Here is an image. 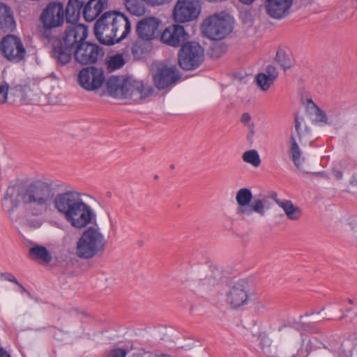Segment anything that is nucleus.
<instances>
[{"label": "nucleus", "instance_id": "56", "mask_svg": "<svg viewBox=\"0 0 357 357\" xmlns=\"http://www.w3.org/2000/svg\"><path fill=\"white\" fill-rule=\"evenodd\" d=\"M351 229L355 233H357V221H354L350 223Z\"/></svg>", "mask_w": 357, "mask_h": 357}, {"label": "nucleus", "instance_id": "19", "mask_svg": "<svg viewBox=\"0 0 357 357\" xmlns=\"http://www.w3.org/2000/svg\"><path fill=\"white\" fill-rule=\"evenodd\" d=\"M294 0H266L267 14L273 19L280 20L289 14Z\"/></svg>", "mask_w": 357, "mask_h": 357}, {"label": "nucleus", "instance_id": "43", "mask_svg": "<svg viewBox=\"0 0 357 357\" xmlns=\"http://www.w3.org/2000/svg\"><path fill=\"white\" fill-rule=\"evenodd\" d=\"M96 0H89L86 3L84 1V6L82 7V14L84 20H89V13L93 11V4Z\"/></svg>", "mask_w": 357, "mask_h": 357}, {"label": "nucleus", "instance_id": "13", "mask_svg": "<svg viewBox=\"0 0 357 357\" xmlns=\"http://www.w3.org/2000/svg\"><path fill=\"white\" fill-rule=\"evenodd\" d=\"M105 82L102 68L94 66L82 68L77 75V82L86 91H95L100 89Z\"/></svg>", "mask_w": 357, "mask_h": 357}, {"label": "nucleus", "instance_id": "27", "mask_svg": "<svg viewBox=\"0 0 357 357\" xmlns=\"http://www.w3.org/2000/svg\"><path fill=\"white\" fill-rule=\"evenodd\" d=\"M213 43L209 47L208 54L210 58L217 59L222 57L227 51L228 45L223 41L222 39H211Z\"/></svg>", "mask_w": 357, "mask_h": 357}, {"label": "nucleus", "instance_id": "14", "mask_svg": "<svg viewBox=\"0 0 357 357\" xmlns=\"http://www.w3.org/2000/svg\"><path fill=\"white\" fill-rule=\"evenodd\" d=\"M84 6V0H68L64 8L66 22L65 29H74V34L84 31V28L89 29L88 26L79 23L81 10Z\"/></svg>", "mask_w": 357, "mask_h": 357}, {"label": "nucleus", "instance_id": "3", "mask_svg": "<svg viewBox=\"0 0 357 357\" xmlns=\"http://www.w3.org/2000/svg\"><path fill=\"white\" fill-rule=\"evenodd\" d=\"M66 22L64 4L60 1L49 2L39 16L38 33L40 40L52 42L58 36V29Z\"/></svg>", "mask_w": 357, "mask_h": 357}, {"label": "nucleus", "instance_id": "60", "mask_svg": "<svg viewBox=\"0 0 357 357\" xmlns=\"http://www.w3.org/2000/svg\"><path fill=\"white\" fill-rule=\"evenodd\" d=\"M155 357H171L169 355H167V354H158V355H155Z\"/></svg>", "mask_w": 357, "mask_h": 357}, {"label": "nucleus", "instance_id": "33", "mask_svg": "<svg viewBox=\"0 0 357 357\" xmlns=\"http://www.w3.org/2000/svg\"><path fill=\"white\" fill-rule=\"evenodd\" d=\"M257 86L263 91H266L273 83V80L271 79L264 73H258L255 79Z\"/></svg>", "mask_w": 357, "mask_h": 357}, {"label": "nucleus", "instance_id": "37", "mask_svg": "<svg viewBox=\"0 0 357 357\" xmlns=\"http://www.w3.org/2000/svg\"><path fill=\"white\" fill-rule=\"evenodd\" d=\"M2 207L9 215L17 211H19V213L24 211V204H22V202H6L2 205Z\"/></svg>", "mask_w": 357, "mask_h": 357}, {"label": "nucleus", "instance_id": "10", "mask_svg": "<svg viewBox=\"0 0 357 357\" xmlns=\"http://www.w3.org/2000/svg\"><path fill=\"white\" fill-rule=\"evenodd\" d=\"M271 339L266 335H260V347L264 354L268 357H297L302 349L298 341H287L280 346L273 345Z\"/></svg>", "mask_w": 357, "mask_h": 357}, {"label": "nucleus", "instance_id": "30", "mask_svg": "<svg viewBox=\"0 0 357 357\" xmlns=\"http://www.w3.org/2000/svg\"><path fill=\"white\" fill-rule=\"evenodd\" d=\"M125 63L126 61L123 57V55L121 54H117L110 56V58L107 60V69L109 72H112L114 70L121 68L125 65Z\"/></svg>", "mask_w": 357, "mask_h": 357}, {"label": "nucleus", "instance_id": "26", "mask_svg": "<svg viewBox=\"0 0 357 357\" xmlns=\"http://www.w3.org/2000/svg\"><path fill=\"white\" fill-rule=\"evenodd\" d=\"M275 61L284 70L290 68L294 61L291 52L281 47H279L277 50Z\"/></svg>", "mask_w": 357, "mask_h": 357}, {"label": "nucleus", "instance_id": "28", "mask_svg": "<svg viewBox=\"0 0 357 357\" xmlns=\"http://www.w3.org/2000/svg\"><path fill=\"white\" fill-rule=\"evenodd\" d=\"M238 213L243 215H250L253 211L264 215L263 202H238Z\"/></svg>", "mask_w": 357, "mask_h": 357}, {"label": "nucleus", "instance_id": "12", "mask_svg": "<svg viewBox=\"0 0 357 357\" xmlns=\"http://www.w3.org/2000/svg\"><path fill=\"white\" fill-rule=\"evenodd\" d=\"M201 13V0H177L172 11L176 23H185L197 20Z\"/></svg>", "mask_w": 357, "mask_h": 357}, {"label": "nucleus", "instance_id": "24", "mask_svg": "<svg viewBox=\"0 0 357 357\" xmlns=\"http://www.w3.org/2000/svg\"><path fill=\"white\" fill-rule=\"evenodd\" d=\"M29 257L42 264H47L52 260V255L47 249L39 245H35L30 248L29 250Z\"/></svg>", "mask_w": 357, "mask_h": 357}, {"label": "nucleus", "instance_id": "34", "mask_svg": "<svg viewBox=\"0 0 357 357\" xmlns=\"http://www.w3.org/2000/svg\"><path fill=\"white\" fill-rule=\"evenodd\" d=\"M242 158L244 162H248L257 167L260 165L261 159L256 150H249L243 153Z\"/></svg>", "mask_w": 357, "mask_h": 357}, {"label": "nucleus", "instance_id": "45", "mask_svg": "<svg viewBox=\"0 0 357 357\" xmlns=\"http://www.w3.org/2000/svg\"><path fill=\"white\" fill-rule=\"evenodd\" d=\"M266 76H268L271 79L275 81V79L278 76V72L275 66L272 65H268L266 68Z\"/></svg>", "mask_w": 357, "mask_h": 357}, {"label": "nucleus", "instance_id": "63", "mask_svg": "<svg viewBox=\"0 0 357 357\" xmlns=\"http://www.w3.org/2000/svg\"><path fill=\"white\" fill-rule=\"evenodd\" d=\"M119 24V26H121L122 25H124V26H125V22H123V23H121V22H119V24Z\"/></svg>", "mask_w": 357, "mask_h": 357}, {"label": "nucleus", "instance_id": "58", "mask_svg": "<svg viewBox=\"0 0 357 357\" xmlns=\"http://www.w3.org/2000/svg\"><path fill=\"white\" fill-rule=\"evenodd\" d=\"M314 175L318 176H324L325 173L324 172H314L313 173Z\"/></svg>", "mask_w": 357, "mask_h": 357}, {"label": "nucleus", "instance_id": "5", "mask_svg": "<svg viewBox=\"0 0 357 357\" xmlns=\"http://www.w3.org/2000/svg\"><path fill=\"white\" fill-rule=\"evenodd\" d=\"M54 206L76 228L84 227L96 218L92 209L84 202H54Z\"/></svg>", "mask_w": 357, "mask_h": 357}, {"label": "nucleus", "instance_id": "21", "mask_svg": "<svg viewBox=\"0 0 357 357\" xmlns=\"http://www.w3.org/2000/svg\"><path fill=\"white\" fill-rule=\"evenodd\" d=\"M16 27L13 12L11 8L0 2V29L3 33L13 32Z\"/></svg>", "mask_w": 357, "mask_h": 357}, {"label": "nucleus", "instance_id": "7", "mask_svg": "<svg viewBox=\"0 0 357 357\" xmlns=\"http://www.w3.org/2000/svg\"><path fill=\"white\" fill-rule=\"evenodd\" d=\"M105 243L104 236L99 229L90 227L82 233L77 242L76 255L79 258L91 259L103 251Z\"/></svg>", "mask_w": 357, "mask_h": 357}, {"label": "nucleus", "instance_id": "64", "mask_svg": "<svg viewBox=\"0 0 357 357\" xmlns=\"http://www.w3.org/2000/svg\"><path fill=\"white\" fill-rule=\"evenodd\" d=\"M348 301L350 304H352L353 303V301L350 298L348 299Z\"/></svg>", "mask_w": 357, "mask_h": 357}, {"label": "nucleus", "instance_id": "55", "mask_svg": "<svg viewBox=\"0 0 357 357\" xmlns=\"http://www.w3.org/2000/svg\"><path fill=\"white\" fill-rule=\"evenodd\" d=\"M0 357H11L8 351L3 347L0 348Z\"/></svg>", "mask_w": 357, "mask_h": 357}, {"label": "nucleus", "instance_id": "2", "mask_svg": "<svg viewBox=\"0 0 357 357\" xmlns=\"http://www.w3.org/2000/svg\"><path fill=\"white\" fill-rule=\"evenodd\" d=\"M131 29L130 20L124 13L109 10L104 13L96 21L93 33L100 44L110 46L126 39Z\"/></svg>", "mask_w": 357, "mask_h": 357}, {"label": "nucleus", "instance_id": "36", "mask_svg": "<svg viewBox=\"0 0 357 357\" xmlns=\"http://www.w3.org/2000/svg\"><path fill=\"white\" fill-rule=\"evenodd\" d=\"M268 199H272L273 201H280L278 199V193L274 190L261 191L254 201H268ZM282 201L287 200L282 199Z\"/></svg>", "mask_w": 357, "mask_h": 357}, {"label": "nucleus", "instance_id": "46", "mask_svg": "<svg viewBox=\"0 0 357 357\" xmlns=\"http://www.w3.org/2000/svg\"><path fill=\"white\" fill-rule=\"evenodd\" d=\"M279 331L284 336L294 337V335L296 334L294 329L291 327H282L280 328Z\"/></svg>", "mask_w": 357, "mask_h": 357}, {"label": "nucleus", "instance_id": "39", "mask_svg": "<svg viewBox=\"0 0 357 357\" xmlns=\"http://www.w3.org/2000/svg\"><path fill=\"white\" fill-rule=\"evenodd\" d=\"M309 102L312 103L314 108V112L316 115L315 121L319 123H327L328 119L325 112L321 109L317 104H315L312 100H310Z\"/></svg>", "mask_w": 357, "mask_h": 357}, {"label": "nucleus", "instance_id": "38", "mask_svg": "<svg viewBox=\"0 0 357 357\" xmlns=\"http://www.w3.org/2000/svg\"><path fill=\"white\" fill-rule=\"evenodd\" d=\"M26 85H22L20 84H14L12 83V85L9 86L10 94L13 96H17L19 98H23L26 93Z\"/></svg>", "mask_w": 357, "mask_h": 357}, {"label": "nucleus", "instance_id": "6", "mask_svg": "<svg viewBox=\"0 0 357 357\" xmlns=\"http://www.w3.org/2000/svg\"><path fill=\"white\" fill-rule=\"evenodd\" d=\"M74 29H64L63 32H59L58 36L52 39V49L51 56L55 59L57 66H64L67 65L73 57L76 45V37L78 34H74Z\"/></svg>", "mask_w": 357, "mask_h": 357}, {"label": "nucleus", "instance_id": "48", "mask_svg": "<svg viewBox=\"0 0 357 357\" xmlns=\"http://www.w3.org/2000/svg\"><path fill=\"white\" fill-rule=\"evenodd\" d=\"M332 175L337 180H340L342 178L343 176V172L341 169H337V168H335V167H333L332 169Z\"/></svg>", "mask_w": 357, "mask_h": 357}, {"label": "nucleus", "instance_id": "25", "mask_svg": "<svg viewBox=\"0 0 357 357\" xmlns=\"http://www.w3.org/2000/svg\"><path fill=\"white\" fill-rule=\"evenodd\" d=\"M146 0H124L123 3L128 13L132 15L142 16L145 14Z\"/></svg>", "mask_w": 357, "mask_h": 357}, {"label": "nucleus", "instance_id": "20", "mask_svg": "<svg viewBox=\"0 0 357 357\" xmlns=\"http://www.w3.org/2000/svg\"><path fill=\"white\" fill-rule=\"evenodd\" d=\"M128 79L119 76H112L106 83L109 95L113 98H128Z\"/></svg>", "mask_w": 357, "mask_h": 357}, {"label": "nucleus", "instance_id": "32", "mask_svg": "<svg viewBox=\"0 0 357 357\" xmlns=\"http://www.w3.org/2000/svg\"><path fill=\"white\" fill-rule=\"evenodd\" d=\"M45 202H22L27 214L38 215L45 210Z\"/></svg>", "mask_w": 357, "mask_h": 357}, {"label": "nucleus", "instance_id": "18", "mask_svg": "<svg viewBox=\"0 0 357 357\" xmlns=\"http://www.w3.org/2000/svg\"><path fill=\"white\" fill-rule=\"evenodd\" d=\"M226 301L234 309L246 305L249 301V296L245 284L239 282L232 285L227 293Z\"/></svg>", "mask_w": 357, "mask_h": 357}, {"label": "nucleus", "instance_id": "50", "mask_svg": "<svg viewBox=\"0 0 357 357\" xmlns=\"http://www.w3.org/2000/svg\"><path fill=\"white\" fill-rule=\"evenodd\" d=\"M251 121V116L248 112H244L241 117V121L243 124H248Z\"/></svg>", "mask_w": 357, "mask_h": 357}, {"label": "nucleus", "instance_id": "9", "mask_svg": "<svg viewBox=\"0 0 357 357\" xmlns=\"http://www.w3.org/2000/svg\"><path fill=\"white\" fill-rule=\"evenodd\" d=\"M203 35L208 39H224L233 29L229 15L225 12L207 17L201 26Z\"/></svg>", "mask_w": 357, "mask_h": 357}, {"label": "nucleus", "instance_id": "40", "mask_svg": "<svg viewBox=\"0 0 357 357\" xmlns=\"http://www.w3.org/2000/svg\"><path fill=\"white\" fill-rule=\"evenodd\" d=\"M252 194L250 189L243 188L240 189L236 196V201H252Z\"/></svg>", "mask_w": 357, "mask_h": 357}, {"label": "nucleus", "instance_id": "52", "mask_svg": "<svg viewBox=\"0 0 357 357\" xmlns=\"http://www.w3.org/2000/svg\"><path fill=\"white\" fill-rule=\"evenodd\" d=\"M6 279L8 280V281H10L11 282H13L15 284H16L17 285H18L19 287H21V284L18 282V281L16 280V278L11 274H8L6 276Z\"/></svg>", "mask_w": 357, "mask_h": 357}, {"label": "nucleus", "instance_id": "22", "mask_svg": "<svg viewBox=\"0 0 357 357\" xmlns=\"http://www.w3.org/2000/svg\"><path fill=\"white\" fill-rule=\"evenodd\" d=\"M153 48L151 41L142 40L138 38L131 47V52L135 60L144 59L147 57Z\"/></svg>", "mask_w": 357, "mask_h": 357}, {"label": "nucleus", "instance_id": "29", "mask_svg": "<svg viewBox=\"0 0 357 357\" xmlns=\"http://www.w3.org/2000/svg\"><path fill=\"white\" fill-rule=\"evenodd\" d=\"M291 220H297L302 216L301 208L293 202H277Z\"/></svg>", "mask_w": 357, "mask_h": 357}, {"label": "nucleus", "instance_id": "4", "mask_svg": "<svg viewBox=\"0 0 357 357\" xmlns=\"http://www.w3.org/2000/svg\"><path fill=\"white\" fill-rule=\"evenodd\" d=\"M89 29L84 28V31L78 33L76 37V45L73 51V58L76 63L81 66L96 64L105 55L102 47L96 43L86 41Z\"/></svg>", "mask_w": 357, "mask_h": 357}, {"label": "nucleus", "instance_id": "17", "mask_svg": "<svg viewBox=\"0 0 357 357\" xmlns=\"http://www.w3.org/2000/svg\"><path fill=\"white\" fill-rule=\"evenodd\" d=\"M162 21L153 16L146 17L139 20L136 25L135 31L142 40L151 41L160 33L159 29Z\"/></svg>", "mask_w": 357, "mask_h": 357}, {"label": "nucleus", "instance_id": "61", "mask_svg": "<svg viewBox=\"0 0 357 357\" xmlns=\"http://www.w3.org/2000/svg\"><path fill=\"white\" fill-rule=\"evenodd\" d=\"M153 178H154L155 180H158V179L159 178L158 175V174H155V175L153 176Z\"/></svg>", "mask_w": 357, "mask_h": 357}, {"label": "nucleus", "instance_id": "16", "mask_svg": "<svg viewBox=\"0 0 357 357\" xmlns=\"http://www.w3.org/2000/svg\"><path fill=\"white\" fill-rule=\"evenodd\" d=\"M181 78V74L175 66H164L158 68L153 75V82L159 91L163 90L177 83Z\"/></svg>", "mask_w": 357, "mask_h": 357}, {"label": "nucleus", "instance_id": "31", "mask_svg": "<svg viewBox=\"0 0 357 357\" xmlns=\"http://www.w3.org/2000/svg\"><path fill=\"white\" fill-rule=\"evenodd\" d=\"M290 144L291 146L289 149V155L291 158L294 164L296 167H298L300 163L299 160L301 155V151L293 133H291L290 136Z\"/></svg>", "mask_w": 357, "mask_h": 357}, {"label": "nucleus", "instance_id": "15", "mask_svg": "<svg viewBox=\"0 0 357 357\" xmlns=\"http://www.w3.org/2000/svg\"><path fill=\"white\" fill-rule=\"evenodd\" d=\"M181 23H176L166 27L160 33V41L169 46L181 47L183 43L189 41V34Z\"/></svg>", "mask_w": 357, "mask_h": 357}, {"label": "nucleus", "instance_id": "23", "mask_svg": "<svg viewBox=\"0 0 357 357\" xmlns=\"http://www.w3.org/2000/svg\"><path fill=\"white\" fill-rule=\"evenodd\" d=\"M127 89H128V98L133 99L135 96H139V99L149 97L153 92V89L149 86L146 88L142 82H130L128 79Z\"/></svg>", "mask_w": 357, "mask_h": 357}, {"label": "nucleus", "instance_id": "35", "mask_svg": "<svg viewBox=\"0 0 357 357\" xmlns=\"http://www.w3.org/2000/svg\"><path fill=\"white\" fill-rule=\"evenodd\" d=\"M217 284L218 280L213 275L206 276L199 282L200 289L204 291L211 290Z\"/></svg>", "mask_w": 357, "mask_h": 357}, {"label": "nucleus", "instance_id": "54", "mask_svg": "<svg viewBox=\"0 0 357 357\" xmlns=\"http://www.w3.org/2000/svg\"><path fill=\"white\" fill-rule=\"evenodd\" d=\"M99 15L96 13V12L93 10V12L89 13V20H86V22H91L93 21Z\"/></svg>", "mask_w": 357, "mask_h": 357}, {"label": "nucleus", "instance_id": "41", "mask_svg": "<svg viewBox=\"0 0 357 357\" xmlns=\"http://www.w3.org/2000/svg\"><path fill=\"white\" fill-rule=\"evenodd\" d=\"M239 18L244 24L252 25L253 23V17L249 10L241 11L239 13Z\"/></svg>", "mask_w": 357, "mask_h": 357}, {"label": "nucleus", "instance_id": "62", "mask_svg": "<svg viewBox=\"0 0 357 357\" xmlns=\"http://www.w3.org/2000/svg\"><path fill=\"white\" fill-rule=\"evenodd\" d=\"M169 168H170L171 169H175V166H174V165H173V164L170 165Z\"/></svg>", "mask_w": 357, "mask_h": 357}, {"label": "nucleus", "instance_id": "53", "mask_svg": "<svg viewBox=\"0 0 357 357\" xmlns=\"http://www.w3.org/2000/svg\"><path fill=\"white\" fill-rule=\"evenodd\" d=\"M254 135H255L254 124L252 123L251 126H250V132L247 136V139L249 142H251Z\"/></svg>", "mask_w": 357, "mask_h": 357}, {"label": "nucleus", "instance_id": "49", "mask_svg": "<svg viewBox=\"0 0 357 357\" xmlns=\"http://www.w3.org/2000/svg\"><path fill=\"white\" fill-rule=\"evenodd\" d=\"M126 351L124 349H116L112 351V357H126Z\"/></svg>", "mask_w": 357, "mask_h": 357}, {"label": "nucleus", "instance_id": "44", "mask_svg": "<svg viewBox=\"0 0 357 357\" xmlns=\"http://www.w3.org/2000/svg\"><path fill=\"white\" fill-rule=\"evenodd\" d=\"M107 6V0H96L93 4V10L99 15L106 8Z\"/></svg>", "mask_w": 357, "mask_h": 357}, {"label": "nucleus", "instance_id": "47", "mask_svg": "<svg viewBox=\"0 0 357 357\" xmlns=\"http://www.w3.org/2000/svg\"><path fill=\"white\" fill-rule=\"evenodd\" d=\"M147 3L152 6L162 5L165 3H169L172 0H146Z\"/></svg>", "mask_w": 357, "mask_h": 357}, {"label": "nucleus", "instance_id": "11", "mask_svg": "<svg viewBox=\"0 0 357 357\" xmlns=\"http://www.w3.org/2000/svg\"><path fill=\"white\" fill-rule=\"evenodd\" d=\"M0 52L8 61L20 63L24 59L26 50L19 36L8 33L0 40Z\"/></svg>", "mask_w": 357, "mask_h": 357}, {"label": "nucleus", "instance_id": "51", "mask_svg": "<svg viewBox=\"0 0 357 357\" xmlns=\"http://www.w3.org/2000/svg\"><path fill=\"white\" fill-rule=\"evenodd\" d=\"M294 123H295V130L296 131V133L298 136L301 137V123L298 120V117L297 115L294 117Z\"/></svg>", "mask_w": 357, "mask_h": 357}, {"label": "nucleus", "instance_id": "57", "mask_svg": "<svg viewBox=\"0 0 357 357\" xmlns=\"http://www.w3.org/2000/svg\"><path fill=\"white\" fill-rule=\"evenodd\" d=\"M351 184L352 185L357 186V178H356V174H354L352 176L351 179Z\"/></svg>", "mask_w": 357, "mask_h": 357}, {"label": "nucleus", "instance_id": "59", "mask_svg": "<svg viewBox=\"0 0 357 357\" xmlns=\"http://www.w3.org/2000/svg\"><path fill=\"white\" fill-rule=\"evenodd\" d=\"M105 197H106V198H107V199H110V198H112V192H109V191H107V192H106V195H105Z\"/></svg>", "mask_w": 357, "mask_h": 357}, {"label": "nucleus", "instance_id": "42", "mask_svg": "<svg viewBox=\"0 0 357 357\" xmlns=\"http://www.w3.org/2000/svg\"><path fill=\"white\" fill-rule=\"evenodd\" d=\"M9 91V85L6 82H3L0 85V104L5 103L8 99Z\"/></svg>", "mask_w": 357, "mask_h": 357}, {"label": "nucleus", "instance_id": "8", "mask_svg": "<svg viewBox=\"0 0 357 357\" xmlns=\"http://www.w3.org/2000/svg\"><path fill=\"white\" fill-rule=\"evenodd\" d=\"M204 61V48L195 40L183 43L177 53V66L183 71L195 70Z\"/></svg>", "mask_w": 357, "mask_h": 357}, {"label": "nucleus", "instance_id": "1", "mask_svg": "<svg viewBox=\"0 0 357 357\" xmlns=\"http://www.w3.org/2000/svg\"><path fill=\"white\" fill-rule=\"evenodd\" d=\"M10 201H82L96 199L86 193L79 192L61 182L54 183L51 179H37L25 186H9L4 199Z\"/></svg>", "mask_w": 357, "mask_h": 357}]
</instances>
